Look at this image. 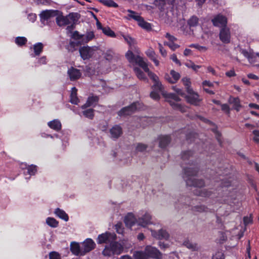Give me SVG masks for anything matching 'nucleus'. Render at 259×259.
Wrapping results in <instances>:
<instances>
[{
  "mask_svg": "<svg viewBox=\"0 0 259 259\" xmlns=\"http://www.w3.org/2000/svg\"><path fill=\"white\" fill-rule=\"evenodd\" d=\"M153 91L150 94V97L152 99L155 100H158L160 99L159 93H161L162 96L165 98L166 100L168 102L170 106L175 109L179 110L182 112L186 111V108L183 107L181 104H179L178 102L180 100V98L175 94L167 93L163 89L162 85V89L160 90L157 87L154 88V85L152 86Z\"/></svg>",
  "mask_w": 259,
  "mask_h": 259,
  "instance_id": "1",
  "label": "nucleus"
},
{
  "mask_svg": "<svg viewBox=\"0 0 259 259\" xmlns=\"http://www.w3.org/2000/svg\"><path fill=\"white\" fill-rule=\"evenodd\" d=\"M197 171L196 168L190 165V167L184 168L183 178L187 186L201 188L204 185L203 180L196 179L195 176Z\"/></svg>",
  "mask_w": 259,
  "mask_h": 259,
  "instance_id": "2",
  "label": "nucleus"
},
{
  "mask_svg": "<svg viewBox=\"0 0 259 259\" xmlns=\"http://www.w3.org/2000/svg\"><path fill=\"white\" fill-rule=\"evenodd\" d=\"M135 64L140 66L144 70L145 72L148 73L149 77L154 82V88L157 87L160 90L162 89V84L159 81L158 77L154 73L150 71L148 68L147 63L145 61L143 58L140 56H138Z\"/></svg>",
  "mask_w": 259,
  "mask_h": 259,
  "instance_id": "3",
  "label": "nucleus"
},
{
  "mask_svg": "<svg viewBox=\"0 0 259 259\" xmlns=\"http://www.w3.org/2000/svg\"><path fill=\"white\" fill-rule=\"evenodd\" d=\"M77 20L78 14L77 13H70L66 16L62 15L57 16L56 22L59 26L70 25L67 28V29L70 31L73 28V25L75 24Z\"/></svg>",
  "mask_w": 259,
  "mask_h": 259,
  "instance_id": "4",
  "label": "nucleus"
},
{
  "mask_svg": "<svg viewBox=\"0 0 259 259\" xmlns=\"http://www.w3.org/2000/svg\"><path fill=\"white\" fill-rule=\"evenodd\" d=\"M123 250V247L122 244L114 240L105 246L102 253L104 256L110 257L115 254H120Z\"/></svg>",
  "mask_w": 259,
  "mask_h": 259,
  "instance_id": "5",
  "label": "nucleus"
},
{
  "mask_svg": "<svg viewBox=\"0 0 259 259\" xmlns=\"http://www.w3.org/2000/svg\"><path fill=\"white\" fill-rule=\"evenodd\" d=\"M98 50L97 47L84 46L79 49V53L81 57L83 60H86L92 57L95 53Z\"/></svg>",
  "mask_w": 259,
  "mask_h": 259,
  "instance_id": "6",
  "label": "nucleus"
},
{
  "mask_svg": "<svg viewBox=\"0 0 259 259\" xmlns=\"http://www.w3.org/2000/svg\"><path fill=\"white\" fill-rule=\"evenodd\" d=\"M116 239V235L114 233L106 232L98 236L97 242L98 244H109Z\"/></svg>",
  "mask_w": 259,
  "mask_h": 259,
  "instance_id": "7",
  "label": "nucleus"
},
{
  "mask_svg": "<svg viewBox=\"0 0 259 259\" xmlns=\"http://www.w3.org/2000/svg\"><path fill=\"white\" fill-rule=\"evenodd\" d=\"M140 109V103H134L129 106L121 109L118 113L119 116L128 115L134 113L136 110Z\"/></svg>",
  "mask_w": 259,
  "mask_h": 259,
  "instance_id": "8",
  "label": "nucleus"
},
{
  "mask_svg": "<svg viewBox=\"0 0 259 259\" xmlns=\"http://www.w3.org/2000/svg\"><path fill=\"white\" fill-rule=\"evenodd\" d=\"M145 251L148 255V259L150 258L161 259L162 258V254L161 252L154 247L147 245L145 247Z\"/></svg>",
  "mask_w": 259,
  "mask_h": 259,
  "instance_id": "9",
  "label": "nucleus"
},
{
  "mask_svg": "<svg viewBox=\"0 0 259 259\" xmlns=\"http://www.w3.org/2000/svg\"><path fill=\"white\" fill-rule=\"evenodd\" d=\"M152 217L151 214L145 212V213L137 219V224L142 227H146L147 225L151 224Z\"/></svg>",
  "mask_w": 259,
  "mask_h": 259,
  "instance_id": "10",
  "label": "nucleus"
},
{
  "mask_svg": "<svg viewBox=\"0 0 259 259\" xmlns=\"http://www.w3.org/2000/svg\"><path fill=\"white\" fill-rule=\"evenodd\" d=\"M211 21L214 26L222 28L226 27L227 24V18L221 14L215 16Z\"/></svg>",
  "mask_w": 259,
  "mask_h": 259,
  "instance_id": "11",
  "label": "nucleus"
},
{
  "mask_svg": "<svg viewBox=\"0 0 259 259\" xmlns=\"http://www.w3.org/2000/svg\"><path fill=\"white\" fill-rule=\"evenodd\" d=\"M220 39L225 44H228L230 42L231 33L229 28L225 27L222 28L220 31Z\"/></svg>",
  "mask_w": 259,
  "mask_h": 259,
  "instance_id": "12",
  "label": "nucleus"
},
{
  "mask_svg": "<svg viewBox=\"0 0 259 259\" xmlns=\"http://www.w3.org/2000/svg\"><path fill=\"white\" fill-rule=\"evenodd\" d=\"M57 15V11L53 10H45L42 11L39 14L40 21L45 23L46 21H48L51 18L54 17Z\"/></svg>",
  "mask_w": 259,
  "mask_h": 259,
  "instance_id": "13",
  "label": "nucleus"
},
{
  "mask_svg": "<svg viewBox=\"0 0 259 259\" xmlns=\"http://www.w3.org/2000/svg\"><path fill=\"white\" fill-rule=\"evenodd\" d=\"M95 246L96 244L92 239L90 238L87 239L82 243V249L83 255L94 249Z\"/></svg>",
  "mask_w": 259,
  "mask_h": 259,
  "instance_id": "14",
  "label": "nucleus"
},
{
  "mask_svg": "<svg viewBox=\"0 0 259 259\" xmlns=\"http://www.w3.org/2000/svg\"><path fill=\"white\" fill-rule=\"evenodd\" d=\"M166 80L171 83H176L180 78V74L174 70L170 71L169 74H166L164 76Z\"/></svg>",
  "mask_w": 259,
  "mask_h": 259,
  "instance_id": "15",
  "label": "nucleus"
},
{
  "mask_svg": "<svg viewBox=\"0 0 259 259\" xmlns=\"http://www.w3.org/2000/svg\"><path fill=\"white\" fill-rule=\"evenodd\" d=\"M152 236L157 239H167L169 237V234L167 231L163 229H160L158 232H156L155 230L150 229Z\"/></svg>",
  "mask_w": 259,
  "mask_h": 259,
  "instance_id": "16",
  "label": "nucleus"
},
{
  "mask_svg": "<svg viewBox=\"0 0 259 259\" xmlns=\"http://www.w3.org/2000/svg\"><path fill=\"white\" fill-rule=\"evenodd\" d=\"M188 93L189 95L186 97L187 102L191 104L197 105L200 102L198 95L194 93L193 90Z\"/></svg>",
  "mask_w": 259,
  "mask_h": 259,
  "instance_id": "17",
  "label": "nucleus"
},
{
  "mask_svg": "<svg viewBox=\"0 0 259 259\" xmlns=\"http://www.w3.org/2000/svg\"><path fill=\"white\" fill-rule=\"evenodd\" d=\"M68 75L71 80L78 79L81 76V73L80 71L73 67H71L68 70Z\"/></svg>",
  "mask_w": 259,
  "mask_h": 259,
  "instance_id": "18",
  "label": "nucleus"
},
{
  "mask_svg": "<svg viewBox=\"0 0 259 259\" xmlns=\"http://www.w3.org/2000/svg\"><path fill=\"white\" fill-rule=\"evenodd\" d=\"M137 218L132 213H128L124 219V223L126 226L129 228H131L137 223Z\"/></svg>",
  "mask_w": 259,
  "mask_h": 259,
  "instance_id": "19",
  "label": "nucleus"
},
{
  "mask_svg": "<svg viewBox=\"0 0 259 259\" xmlns=\"http://www.w3.org/2000/svg\"><path fill=\"white\" fill-rule=\"evenodd\" d=\"M70 250L73 254L76 255H83L82 248L78 243L72 242L70 244Z\"/></svg>",
  "mask_w": 259,
  "mask_h": 259,
  "instance_id": "20",
  "label": "nucleus"
},
{
  "mask_svg": "<svg viewBox=\"0 0 259 259\" xmlns=\"http://www.w3.org/2000/svg\"><path fill=\"white\" fill-rule=\"evenodd\" d=\"M110 133L112 138L117 139L122 133V128L119 125H115L110 130Z\"/></svg>",
  "mask_w": 259,
  "mask_h": 259,
  "instance_id": "21",
  "label": "nucleus"
},
{
  "mask_svg": "<svg viewBox=\"0 0 259 259\" xmlns=\"http://www.w3.org/2000/svg\"><path fill=\"white\" fill-rule=\"evenodd\" d=\"M228 102L230 104H232L233 108L237 111H239L241 107L240 101L238 98H235L230 97L229 99Z\"/></svg>",
  "mask_w": 259,
  "mask_h": 259,
  "instance_id": "22",
  "label": "nucleus"
},
{
  "mask_svg": "<svg viewBox=\"0 0 259 259\" xmlns=\"http://www.w3.org/2000/svg\"><path fill=\"white\" fill-rule=\"evenodd\" d=\"M146 54L147 56L154 63L155 65L158 66L159 65V62L157 59V56L154 50L150 48L148 49Z\"/></svg>",
  "mask_w": 259,
  "mask_h": 259,
  "instance_id": "23",
  "label": "nucleus"
},
{
  "mask_svg": "<svg viewBox=\"0 0 259 259\" xmlns=\"http://www.w3.org/2000/svg\"><path fill=\"white\" fill-rule=\"evenodd\" d=\"M98 100L99 98L97 96L89 97L86 103L81 106V108L84 109L87 107L93 106L98 102Z\"/></svg>",
  "mask_w": 259,
  "mask_h": 259,
  "instance_id": "24",
  "label": "nucleus"
},
{
  "mask_svg": "<svg viewBox=\"0 0 259 259\" xmlns=\"http://www.w3.org/2000/svg\"><path fill=\"white\" fill-rule=\"evenodd\" d=\"M226 198H224L223 201L224 202L228 203L231 207H233V210L234 211L236 208L235 207L236 204L237 205H239V202L234 198L231 196H227Z\"/></svg>",
  "mask_w": 259,
  "mask_h": 259,
  "instance_id": "25",
  "label": "nucleus"
},
{
  "mask_svg": "<svg viewBox=\"0 0 259 259\" xmlns=\"http://www.w3.org/2000/svg\"><path fill=\"white\" fill-rule=\"evenodd\" d=\"M48 125L50 128L56 131H58L61 128V123L60 121L57 119H54L49 122Z\"/></svg>",
  "mask_w": 259,
  "mask_h": 259,
  "instance_id": "26",
  "label": "nucleus"
},
{
  "mask_svg": "<svg viewBox=\"0 0 259 259\" xmlns=\"http://www.w3.org/2000/svg\"><path fill=\"white\" fill-rule=\"evenodd\" d=\"M159 147L165 148L170 142V138L168 136H162L159 137Z\"/></svg>",
  "mask_w": 259,
  "mask_h": 259,
  "instance_id": "27",
  "label": "nucleus"
},
{
  "mask_svg": "<svg viewBox=\"0 0 259 259\" xmlns=\"http://www.w3.org/2000/svg\"><path fill=\"white\" fill-rule=\"evenodd\" d=\"M133 255L135 259H148V255L145 250L144 251L141 250L135 251L134 252Z\"/></svg>",
  "mask_w": 259,
  "mask_h": 259,
  "instance_id": "28",
  "label": "nucleus"
},
{
  "mask_svg": "<svg viewBox=\"0 0 259 259\" xmlns=\"http://www.w3.org/2000/svg\"><path fill=\"white\" fill-rule=\"evenodd\" d=\"M55 213L58 217L66 222L68 221L69 220V218L67 213L64 210L60 209V208L56 209Z\"/></svg>",
  "mask_w": 259,
  "mask_h": 259,
  "instance_id": "29",
  "label": "nucleus"
},
{
  "mask_svg": "<svg viewBox=\"0 0 259 259\" xmlns=\"http://www.w3.org/2000/svg\"><path fill=\"white\" fill-rule=\"evenodd\" d=\"M183 245L192 251L198 250L199 249V246L197 244L193 243L188 240L184 241Z\"/></svg>",
  "mask_w": 259,
  "mask_h": 259,
  "instance_id": "30",
  "label": "nucleus"
},
{
  "mask_svg": "<svg viewBox=\"0 0 259 259\" xmlns=\"http://www.w3.org/2000/svg\"><path fill=\"white\" fill-rule=\"evenodd\" d=\"M70 101L71 103L76 105L79 102V100L77 97V89L75 87L72 88Z\"/></svg>",
  "mask_w": 259,
  "mask_h": 259,
  "instance_id": "31",
  "label": "nucleus"
},
{
  "mask_svg": "<svg viewBox=\"0 0 259 259\" xmlns=\"http://www.w3.org/2000/svg\"><path fill=\"white\" fill-rule=\"evenodd\" d=\"M127 12H128V14L127 15L126 18L129 20L134 19L138 22L141 17L137 13L131 10H128Z\"/></svg>",
  "mask_w": 259,
  "mask_h": 259,
  "instance_id": "32",
  "label": "nucleus"
},
{
  "mask_svg": "<svg viewBox=\"0 0 259 259\" xmlns=\"http://www.w3.org/2000/svg\"><path fill=\"white\" fill-rule=\"evenodd\" d=\"M123 38L125 41L128 44L131 50H136L135 44V40L128 35H123Z\"/></svg>",
  "mask_w": 259,
  "mask_h": 259,
  "instance_id": "33",
  "label": "nucleus"
},
{
  "mask_svg": "<svg viewBox=\"0 0 259 259\" xmlns=\"http://www.w3.org/2000/svg\"><path fill=\"white\" fill-rule=\"evenodd\" d=\"M138 56H135L132 51L130 50L125 54V57L131 63H135Z\"/></svg>",
  "mask_w": 259,
  "mask_h": 259,
  "instance_id": "34",
  "label": "nucleus"
},
{
  "mask_svg": "<svg viewBox=\"0 0 259 259\" xmlns=\"http://www.w3.org/2000/svg\"><path fill=\"white\" fill-rule=\"evenodd\" d=\"M138 25L143 29L149 30L151 29V24L146 22L141 17L138 22Z\"/></svg>",
  "mask_w": 259,
  "mask_h": 259,
  "instance_id": "35",
  "label": "nucleus"
},
{
  "mask_svg": "<svg viewBox=\"0 0 259 259\" xmlns=\"http://www.w3.org/2000/svg\"><path fill=\"white\" fill-rule=\"evenodd\" d=\"M43 47V44L41 42H37L34 45L33 50L36 56L40 55L42 51Z\"/></svg>",
  "mask_w": 259,
  "mask_h": 259,
  "instance_id": "36",
  "label": "nucleus"
},
{
  "mask_svg": "<svg viewBox=\"0 0 259 259\" xmlns=\"http://www.w3.org/2000/svg\"><path fill=\"white\" fill-rule=\"evenodd\" d=\"M46 223L52 228H56L58 226V222L53 218H48L46 219Z\"/></svg>",
  "mask_w": 259,
  "mask_h": 259,
  "instance_id": "37",
  "label": "nucleus"
},
{
  "mask_svg": "<svg viewBox=\"0 0 259 259\" xmlns=\"http://www.w3.org/2000/svg\"><path fill=\"white\" fill-rule=\"evenodd\" d=\"M134 71L138 77V78L141 80H145L146 79V77L145 74L142 71V70L138 68L134 67Z\"/></svg>",
  "mask_w": 259,
  "mask_h": 259,
  "instance_id": "38",
  "label": "nucleus"
},
{
  "mask_svg": "<svg viewBox=\"0 0 259 259\" xmlns=\"http://www.w3.org/2000/svg\"><path fill=\"white\" fill-rule=\"evenodd\" d=\"M99 2L105 6L109 7H117L118 5L112 0H99Z\"/></svg>",
  "mask_w": 259,
  "mask_h": 259,
  "instance_id": "39",
  "label": "nucleus"
},
{
  "mask_svg": "<svg viewBox=\"0 0 259 259\" xmlns=\"http://www.w3.org/2000/svg\"><path fill=\"white\" fill-rule=\"evenodd\" d=\"M188 24L190 27L196 26L198 24V18L195 16L191 17L188 21Z\"/></svg>",
  "mask_w": 259,
  "mask_h": 259,
  "instance_id": "40",
  "label": "nucleus"
},
{
  "mask_svg": "<svg viewBox=\"0 0 259 259\" xmlns=\"http://www.w3.org/2000/svg\"><path fill=\"white\" fill-rule=\"evenodd\" d=\"M103 32L106 35L111 37H115L116 36L115 33L112 31L109 27H103L102 28Z\"/></svg>",
  "mask_w": 259,
  "mask_h": 259,
  "instance_id": "41",
  "label": "nucleus"
},
{
  "mask_svg": "<svg viewBox=\"0 0 259 259\" xmlns=\"http://www.w3.org/2000/svg\"><path fill=\"white\" fill-rule=\"evenodd\" d=\"M15 42L17 45L22 46L26 43L27 39L25 37H17L15 38Z\"/></svg>",
  "mask_w": 259,
  "mask_h": 259,
  "instance_id": "42",
  "label": "nucleus"
},
{
  "mask_svg": "<svg viewBox=\"0 0 259 259\" xmlns=\"http://www.w3.org/2000/svg\"><path fill=\"white\" fill-rule=\"evenodd\" d=\"M83 115L87 118L92 119L94 117V110L92 109H88L82 112Z\"/></svg>",
  "mask_w": 259,
  "mask_h": 259,
  "instance_id": "43",
  "label": "nucleus"
},
{
  "mask_svg": "<svg viewBox=\"0 0 259 259\" xmlns=\"http://www.w3.org/2000/svg\"><path fill=\"white\" fill-rule=\"evenodd\" d=\"M183 84L186 87L187 92L192 91V89L190 88L191 82L190 79L187 77L183 78L182 79Z\"/></svg>",
  "mask_w": 259,
  "mask_h": 259,
  "instance_id": "44",
  "label": "nucleus"
},
{
  "mask_svg": "<svg viewBox=\"0 0 259 259\" xmlns=\"http://www.w3.org/2000/svg\"><path fill=\"white\" fill-rule=\"evenodd\" d=\"M185 65L190 68H192L193 70L197 71L198 69L201 68V66L195 65L194 63L192 61L187 62L185 63Z\"/></svg>",
  "mask_w": 259,
  "mask_h": 259,
  "instance_id": "45",
  "label": "nucleus"
},
{
  "mask_svg": "<svg viewBox=\"0 0 259 259\" xmlns=\"http://www.w3.org/2000/svg\"><path fill=\"white\" fill-rule=\"evenodd\" d=\"M154 5L159 9H162L166 4L165 0H154Z\"/></svg>",
  "mask_w": 259,
  "mask_h": 259,
  "instance_id": "46",
  "label": "nucleus"
},
{
  "mask_svg": "<svg viewBox=\"0 0 259 259\" xmlns=\"http://www.w3.org/2000/svg\"><path fill=\"white\" fill-rule=\"evenodd\" d=\"M196 195L203 196V197H207L210 195V192L209 191H207L206 189H203L199 191L198 192H195Z\"/></svg>",
  "mask_w": 259,
  "mask_h": 259,
  "instance_id": "47",
  "label": "nucleus"
},
{
  "mask_svg": "<svg viewBox=\"0 0 259 259\" xmlns=\"http://www.w3.org/2000/svg\"><path fill=\"white\" fill-rule=\"evenodd\" d=\"M36 170L37 169L35 165H31L28 166L27 168V173L30 175H34Z\"/></svg>",
  "mask_w": 259,
  "mask_h": 259,
  "instance_id": "48",
  "label": "nucleus"
},
{
  "mask_svg": "<svg viewBox=\"0 0 259 259\" xmlns=\"http://www.w3.org/2000/svg\"><path fill=\"white\" fill-rule=\"evenodd\" d=\"M86 38V39L84 40V42H88L91 40L94 37V34L92 31L87 33L84 36Z\"/></svg>",
  "mask_w": 259,
  "mask_h": 259,
  "instance_id": "49",
  "label": "nucleus"
},
{
  "mask_svg": "<svg viewBox=\"0 0 259 259\" xmlns=\"http://www.w3.org/2000/svg\"><path fill=\"white\" fill-rule=\"evenodd\" d=\"M147 148V146L146 145L142 143H139L137 145L136 149L137 151L143 152L145 151Z\"/></svg>",
  "mask_w": 259,
  "mask_h": 259,
  "instance_id": "50",
  "label": "nucleus"
},
{
  "mask_svg": "<svg viewBox=\"0 0 259 259\" xmlns=\"http://www.w3.org/2000/svg\"><path fill=\"white\" fill-rule=\"evenodd\" d=\"M164 45L168 46L169 48L172 51L176 50L177 49L180 47V46L175 44L174 42H165Z\"/></svg>",
  "mask_w": 259,
  "mask_h": 259,
  "instance_id": "51",
  "label": "nucleus"
},
{
  "mask_svg": "<svg viewBox=\"0 0 259 259\" xmlns=\"http://www.w3.org/2000/svg\"><path fill=\"white\" fill-rule=\"evenodd\" d=\"M192 154V153L190 151H185L183 152L182 154V158L185 160L189 158Z\"/></svg>",
  "mask_w": 259,
  "mask_h": 259,
  "instance_id": "52",
  "label": "nucleus"
},
{
  "mask_svg": "<svg viewBox=\"0 0 259 259\" xmlns=\"http://www.w3.org/2000/svg\"><path fill=\"white\" fill-rule=\"evenodd\" d=\"M49 256L50 259H61L60 254L57 252H51Z\"/></svg>",
  "mask_w": 259,
  "mask_h": 259,
  "instance_id": "53",
  "label": "nucleus"
},
{
  "mask_svg": "<svg viewBox=\"0 0 259 259\" xmlns=\"http://www.w3.org/2000/svg\"><path fill=\"white\" fill-rule=\"evenodd\" d=\"M190 47L195 48L199 51H205L207 50L206 47L204 46H200L196 44H192L190 46Z\"/></svg>",
  "mask_w": 259,
  "mask_h": 259,
  "instance_id": "54",
  "label": "nucleus"
},
{
  "mask_svg": "<svg viewBox=\"0 0 259 259\" xmlns=\"http://www.w3.org/2000/svg\"><path fill=\"white\" fill-rule=\"evenodd\" d=\"M224 255L222 252H218L213 255L212 259H224Z\"/></svg>",
  "mask_w": 259,
  "mask_h": 259,
  "instance_id": "55",
  "label": "nucleus"
},
{
  "mask_svg": "<svg viewBox=\"0 0 259 259\" xmlns=\"http://www.w3.org/2000/svg\"><path fill=\"white\" fill-rule=\"evenodd\" d=\"M170 59L176 64L179 65V66H181V63L180 61L178 59L176 54H173L172 55H171L170 57Z\"/></svg>",
  "mask_w": 259,
  "mask_h": 259,
  "instance_id": "56",
  "label": "nucleus"
},
{
  "mask_svg": "<svg viewBox=\"0 0 259 259\" xmlns=\"http://www.w3.org/2000/svg\"><path fill=\"white\" fill-rule=\"evenodd\" d=\"M158 47L159 49V52L161 55L165 57L167 55V52L165 49L162 47V45L160 43L158 44Z\"/></svg>",
  "mask_w": 259,
  "mask_h": 259,
  "instance_id": "57",
  "label": "nucleus"
},
{
  "mask_svg": "<svg viewBox=\"0 0 259 259\" xmlns=\"http://www.w3.org/2000/svg\"><path fill=\"white\" fill-rule=\"evenodd\" d=\"M207 209V207L203 205L196 206L195 207V210L198 212L206 211Z\"/></svg>",
  "mask_w": 259,
  "mask_h": 259,
  "instance_id": "58",
  "label": "nucleus"
},
{
  "mask_svg": "<svg viewBox=\"0 0 259 259\" xmlns=\"http://www.w3.org/2000/svg\"><path fill=\"white\" fill-rule=\"evenodd\" d=\"M165 37L169 40V42H174L177 40V38L175 36L171 35L168 33L166 34Z\"/></svg>",
  "mask_w": 259,
  "mask_h": 259,
  "instance_id": "59",
  "label": "nucleus"
},
{
  "mask_svg": "<svg viewBox=\"0 0 259 259\" xmlns=\"http://www.w3.org/2000/svg\"><path fill=\"white\" fill-rule=\"evenodd\" d=\"M222 110L227 113L230 112V107L228 105L226 104H221Z\"/></svg>",
  "mask_w": 259,
  "mask_h": 259,
  "instance_id": "60",
  "label": "nucleus"
},
{
  "mask_svg": "<svg viewBox=\"0 0 259 259\" xmlns=\"http://www.w3.org/2000/svg\"><path fill=\"white\" fill-rule=\"evenodd\" d=\"M202 85L204 89L206 88V87H212L213 86V83L209 81L205 80L202 82Z\"/></svg>",
  "mask_w": 259,
  "mask_h": 259,
  "instance_id": "61",
  "label": "nucleus"
},
{
  "mask_svg": "<svg viewBox=\"0 0 259 259\" xmlns=\"http://www.w3.org/2000/svg\"><path fill=\"white\" fill-rule=\"evenodd\" d=\"M82 35L79 34L78 31H74L72 35V37L76 39L80 40Z\"/></svg>",
  "mask_w": 259,
  "mask_h": 259,
  "instance_id": "62",
  "label": "nucleus"
},
{
  "mask_svg": "<svg viewBox=\"0 0 259 259\" xmlns=\"http://www.w3.org/2000/svg\"><path fill=\"white\" fill-rule=\"evenodd\" d=\"M28 18L29 19L30 21L33 22L35 21L36 19V16L35 14H29Z\"/></svg>",
  "mask_w": 259,
  "mask_h": 259,
  "instance_id": "63",
  "label": "nucleus"
},
{
  "mask_svg": "<svg viewBox=\"0 0 259 259\" xmlns=\"http://www.w3.org/2000/svg\"><path fill=\"white\" fill-rule=\"evenodd\" d=\"M226 75L228 77H232L236 75L235 71L233 69L231 70L226 73Z\"/></svg>",
  "mask_w": 259,
  "mask_h": 259,
  "instance_id": "64",
  "label": "nucleus"
}]
</instances>
